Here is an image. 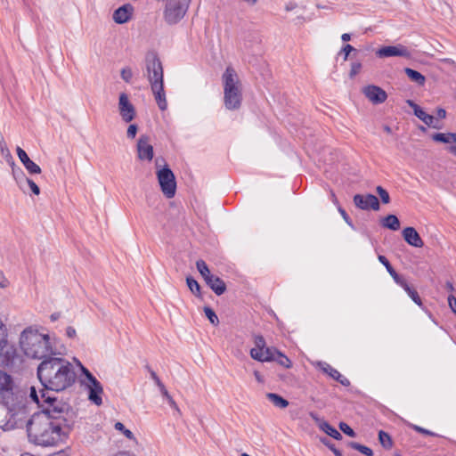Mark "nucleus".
Returning a JSON list of instances; mask_svg holds the SVG:
<instances>
[{
	"label": "nucleus",
	"mask_w": 456,
	"mask_h": 456,
	"mask_svg": "<svg viewBox=\"0 0 456 456\" xmlns=\"http://www.w3.org/2000/svg\"><path fill=\"white\" fill-rule=\"evenodd\" d=\"M322 370L324 372L329 374L331 378L340 382L343 386H348L350 384L349 380L342 376L339 371L336 369L332 368L330 365L324 363Z\"/></svg>",
	"instance_id": "obj_22"
},
{
	"label": "nucleus",
	"mask_w": 456,
	"mask_h": 456,
	"mask_svg": "<svg viewBox=\"0 0 456 456\" xmlns=\"http://www.w3.org/2000/svg\"><path fill=\"white\" fill-rule=\"evenodd\" d=\"M379 440L381 445L385 449H391L393 446V441L391 436L385 431L380 430L379 432Z\"/></svg>",
	"instance_id": "obj_32"
},
{
	"label": "nucleus",
	"mask_w": 456,
	"mask_h": 456,
	"mask_svg": "<svg viewBox=\"0 0 456 456\" xmlns=\"http://www.w3.org/2000/svg\"><path fill=\"white\" fill-rule=\"evenodd\" d=\"M224 85V105L228 110H237L242 101L241 85L239 77L231 66H228L222 76Z\"/></svg>",
	"instance_id": "obj_5"
},
{
	"label": "nucleus",
	"mask_w": 456,
	"mask_h": 456,
	"mask_svg": "<svg viewBox=\"0 0 456 456\" xmlns=\"http://www.w3.org/2000/svg\"><path fill=\"white\" fill-rule=\"evenodd\" d=\"M133 12L134 8L130 4H124L113 12V20L118 24H124L131 19Z\"/></svg>",
	"instance_id": "obj_17"
},
{
	"label": "nucleus",
	"mask_w": 456,
	"mask_h": 456,
	"mask_svg": "<svg viewBox=\"0 0 456 456\" xmlns=\"http://www.w3.org/2000/svg\"><path fill=\"white\" fill-rule=\"evenodd\" d=\"M359 452L367 456H371L373 454L372 450L365 445H361Z\"/></svg>",
	"instance_id": "obj_54"
},
{
	"label": "nucleus",
	"mask_w": 456,
	"mask_h": 456,
	"mask_svg": "<svg viewBox=\"0 0 456 456\" xmlns=\"http://www.w3.org/2000/svg\"><path fill=\"white\" fill-rule=\"evenodd\" d=\"M66 335H67V337H68V338H75V337H76V335H77L76 330H75L73 327H70V326H69V327H68V328L66 329Z\"/></svg>",
	"instance_id": "obj_56"
},
{
	"label": "nucleus",
	"mask_w": 456,
	"mask_h": 456,
	"mask_svg": "<svg viewBox=\"0 0 456 456\" xmlns=\"http://www.w3.org/2000/svg\"><path fill=\"white\" fill-rule=\"evenodd\" d=\"M156 384V386L159 387L160 393H164V391H167V388L166 387L164 386V384L161 382V380L159 379V378H157V379L153 380Z\"/></svg>",
	"instance_id": "obj_57"
},
{
	"label": "nucleus",
	"mask_w": 456,
	"mask_h": 456,
	"mask_svg": "<svg viewBox=\"0 0 456 456\" xmlns=\"http://www.w3.org/2000/svg\"><path fill=\"white\" fill-rule=\"evenodd\" d=\"M376 55L379 58L403 57L410 59L411 57L410 50L406 46L400 44L395 45L383 46L376 52Z\"/></svg>",
	"instance_id": "obj_12"
},
{
	"label": "nucleus",
	"mask_w": 456,
	"mask_h": 456,
	"mask_svg": "<svg viewBox=\"0 0 456 456\" xmlns=\"http://www.w3.org/2000/svg\"><path fill=\"white\" fill-rule=\"evenodd\" d=\"M448 305L451 310L456 314V297L453 295L448 297Z\"/></svg>",
	"instance_id": "obj_49"
},
{
	"label": "nucleus",
	"mask_w": 456,
	"mask_h": 456,
	"mask_svg": "<svg viewBox=\"0 0 456 456\" xmlns=\"http://www.w3.org/2000/svg\"><path fill=\"white\" fill-rule=\"evenodd\" d=\"M41 398L45 404L42 407V411L38 413H45L51 419L57 420V419H71V414L69 411V406L67 403L56 400V398L51 396L49 391H41Z\"/></svg>",
	"instance_id": "obj_7"
},
{
	"label": "nucleus",
	"mask_w": 456,
	"mask_h": 456,
	"mask_svg": "<svg viewBox=\"0 0 456 456\" xmlns=\"http://www.w3.org/2000/svg\"><path fill=\"white\" fill-rule=\"evenodd\" d=\"M163 397H165L167 401V403L170 405L172 409H174L178 414H181L180 409L177 405V403L174 401L172 396L169 395L168 391H164V393L161 394Z\"/></svg>",
	"instance_id": "obj_42"
},
{
	"label": "nucleus",
	"mask_w": 456,
	"mask_h": 456,
	"mask_svg": "<svg viewBox=\"0 0 456 456\" xmlns=\"http://www.w3.org/2000/svg\"><path fill=\"white\" fill-rule=\"evenodd\" d=\"M16 151L20 162L30 174L41 173L40 167L28 158L24 150H22L20 147H17Z\"/></svg>",
	"instance_id": "obj_19"
},
{
	"label": "nucleus",
	"mask_w": 456,
	"mask_h": 456,
	"mask_svg": "<svg viewBox=\"0 0 456 456\" xmlns=\"http://www.w3.org/2000/svg\"><path fill=\"white\" fill-rule=\"evenodd\" d=\"M20 347L29 358L45 360L61 354L57 347V339L49 334L42 333L32 327L25 329L20 336Z\"/></svg>",
	"instance_id": "obj_3"
},
{
	"label": "nucleus",
	"mask_w": 456,
	"mask_h": 456,
	"mask_svg": "<svg viewBox=\"0 0 456 456\" xmlns=\"http://www.w3.org/2000/svg\"><path fill=\"white\" fill-rule=\"evenodd\" d=\"M9 285V281L4 276V274L0 272V288L4 289L6 288Z\"/></svg>",
	"instance_id": "obj_53"
},
{
	"label": "nucleus",
	"mask_w": 456,
	"mask_h": 456,
	"mask_svg": "<svg viewBox=\"0 0 456 456\" xmlns=\"http://www.w3.org/2000/svg\"><path fill=\"white\" fill-rule=\"evenodd\" d=\"M114 428L116 430L119 431L120 433H122L127 439L129 440H132L134 442V444H137V440L136 438L134 437V434L132 433V431H130L129 429H127L123 423L121 422H116L115 425H114Z\"/></svg>",
	"instance_id": "obj_31"
},
{
	"label": "nucleus",
	"mask_w": 456,
	"mask_h": 456,
	"mask_svg": "<svg viewBox=\"0 0 456 456\" xmlns=\"http://www.w3.org/2000/svg\"><path fill=\"white\" fill-rule=\"evenodd\" d=\"M204 313L207 316V318L209 320V322L214 324L217 325L219 323V320L216 313L208 306L204 307Z\"/></svg>",
	"instance_id": "obj_40"
},
{
	"label": "nucleus",
	"mask_w": 456,
	"mask_h": 456,
	"mask_svg": "<svg viewBox=\"0 0 456 456\" xmlns=\"http://www.w3.org/2000/svg\"><path fill=\"white\" fill-rule=\"evenodd\" d=\"M320 429L336 440L342 439L341 434L327 421L322 424Z\"/></svg>",
	"instance_id": "obj_29"
},
{
	"label": "nucleus",
	"mask_w": 456,
	"mask_h": 456,
	"mask_svg": "<svg viewBox=\"0 0 456 456\" xmlns=\"http://www.w3.org/2000/svg\"><path fill=\"white\" fill-rule=\"evenodd\" d=\"M404 240L411 246L421 248L424 245L422 239L413 227H406L403 230Z\"/></svg>",
	"instance_id": "obj_18"
},
{
	"label": "nucleus",
	"mask_w": 456,
	"mask_h": 456,
	"mask_svg": "<svg viewBox=\"0 0 456 456\" xmlns=\"http://www.w3.org/2000/svg\"><path fill=\"white\" fill-rule=\"evenodd\" d=\"M362 444H358V443H355V442H350L349 443V446L353 449H355L357 451L360 450V447H361Z\"/></svg>",
	"instance_id": "obj_60"
},
{
	"label": "nucleus",
	"mask_w": 456,
	"mask_h": 456,
	"mask_svg": "<svg viewBox=\"0 0 456 456\" xmlns=\"http://www.w3.org/2000/svg\"><path fill=\"white\" fill-rule=\"evenodd\" d=\"M120 75L124 81H126V83H130L133 77V71L131 68L126 67L121 69Z\"/></svg>",
	"instance_id": "obj_43"
},
{
	"label": "nucleus",
	"mask_w": 456,
	"mask_h": 456,
	"mask_svg": "<svg viewBox=\"0 0 456 456\" xmlns=\"http://www.w3.org/2000/svg\"><path fill=\"white\" fill-rule=\"evenodd\" d=\"M363 94L373 104H379L387 100V93L377 86H367L362 89Z\"/></svg>",
	"instance_id": "obj_16"
},
{
	"label": "nucleus",
	"mask_w": 456,
	"mask_h": 456,
	"mask_svg": "<svg viewBox=\"0 0 456 456\" xmlns=\"http://www.w3.org/2000/svg\"><path fill=\"white\" fill-rule=\"evenodd\" d=\"M376 191H377L378 195L379 196L380 200L383 204L390 203V196H389L388 191L386 189H384L382 186L379 185L376 187Z\"/></svg>",
	"instance_id": "obj_38"
},
{
	"label": "nucleus",
	"mask_w": 456,
	"mask_h": 456,
	"mask_svg": "<svg viewBox=\"0 0 456 456\" xmlns=\"http://www.w3.org/2000/svg\"><path fill=\"white\" fill-rule=\"evenodd\" d=\"M255 347L250 350V356L259 362L274 361L276 349L267 347L263 336L255 337Z\"/></svg>",
	"instance_id": "obj_9"
},
{
	"label": "nucleus",
	"mask_w": 456,
	"mask_h": 456,
	"mask_svg": "<svg viewBox=\"0 0 456 456\" xmlns=\"http://www.w3.org/2000/svg\"><path fill=\"white\" fill-rule=\"evenodd\" d=\"M24 424L30 443L41 446H55L67 440L74 422L68 419L54 420L45 413H34Z\"/></svg>",
	"instance_id": "obj_1"
},
{
	"label": "nucleus",
	"mask_w": 456,
	"mask_h": 456,
	"mask_svg": "<svg viewBox=\"0 0 456 456\" xmlns=\"http://www.w3.org/2000/svg\"><path fill=\"white\" fill-rule=\"evenodd\" d=\"M341 39L344 41V42H346V41H349L351 39V35L348 34V33H344L342 36H341Z\"/></svg>",
	"instance_id": "obj_61"
},
{
	"label": "nucleus",
	"mask_w": 456,
	"mask_h": 456,
	"mask_svg": "<svg viewBox=\"0 0 456 456\" xmlns=\"http://www.w3.org/2000/svg\"><path fill=\"white\" fill-rule=\"evenodd\" d=\"M433 140L439 142H444V143H450V142H456V134L453 133H448V134H443L438 133L435 134L432 136Z\"/></svg>",
	"instance_id": "obj_27"
},
{
	"label": "nucleus",
	"mask_w": 456,
	"mask_h": 456,
	"mask_svg": "<svg viewBox=\"0 0 456 456\" xmlns=\"http://www.w3.org/2000/svg\"><path fill=\"white\" fill-rule=\"evenodd\" d=\"M411 428L416 430L417 432L419 433H422L424 435H427V436H435V433H433L432 431L430 430H428V429H425L419 426H417V425H411Z\"/></svg>",
	"instance_id": "obj_48"
},
{
	"label": "nucleus",
	"mask_w": 456,
	"mask_h": 456,
	"mask_svg": "<svg viewBox=\"0 0 456 456\" xmlns=\"http://www.w3.org/2000/svg\"><path fill=\"white\" fill-rule=\"evenodd\" d=\"M137 158L141 161L151 162L154 157L153 146L150 143L149 136L142 134L136 144Z\"/></svg>",
	"instance_id": "obj_14"
},
{
	"label": "nucleus",
	"mask_w": 456,
	"mask_h": 456,
	"mask_svg": "<svg viewBox=\"0 0 456 456\" xmlns=\"http://www.w3.org/2000/svg\"><path fill=\"white\" fill-rule=\"evenodd\" d=\"M255 378L258 382H263V377L258 371L254 372Z\"/></svg>",
	"instance_id": "obj_62"
},
{
	"label": "nucleus",
	"mask_w": 456,
	"mask_h": 456,
	"mask_svg": "<svg viewBox=\"0 0 456 456\" xmlns=\"http://www.w3.org/2000/svg\"><path fill=\"white\" fill-rule=\"evenodd\" d=\"M187 286L190 289V290L196 296L200 295V286L198 283L197 281H195L193 278L188 277L186 279Z\"/></svg>",
	"instance_id": "obj_39"
},
{
	"label": "nucleus",
	"mask_w": 456,
	"mask_h": 456,
	"mask_svg": "<svg viewBox=\"0 0 456 456\" xmlns=\"http://www.w3.org/2000/svg\"><path fill=\"white\" fill-rule=\"evenodd\" d=\"M12 171L17 185L21 191H25L24 182L22 179H27L28 177L25 176L23 171L17 167L13 162L12 163Z\"/></svg>",
	"instance_id": "obj_24"
},
{
	"label": "nucleus",
	"mask_w": 456,
	"mask_h": 456,
	"mask_svg": "<svg viewBox=\"0 0 456 456\" xmlns=\"http://www.w3.org/2000/svg\"><path fill=\"white\" fill-rule=\"evenodd\" d=\"M138 131V126L135 124H131L127 127L126 136L128 139H134L136 136Z\"/></svg>",
	"instance_id": "obj_45"
},
{
	"label": "nucleus",
	"mask_w": 456,
	"mask_h": 456,
	"mask_svg": "<svg viewBox=\"0 0 456 456\" xmlns=\"http://www.w3.org/2000/svg\"><path fill=\"white\" fill-rule=\"evenodd\" d=\"M445 117H446L445 110L442 109V108L437 109V110H436V117H435L436 118V120L438 121V119H443Z\"/></svg>",
	"instance_id": "obj_55"
},
{
	"label": "nucleus",
	"mask_w": 456,
	"mask_h": 456,
	"mask_svg": "<svg viewBox=\"0 0 456 456\" xmlns=\"http://www.w3.org/2000/svg\"><path fill=\"white\" fill-rule=\"evenodd\" d=\"M449 151H450L451 153H452L453 155L456 156V146H451L449 148Z\"/></svg>",
	"instance_id": "obj_64"
},
{
	"label": "nucleus",
	"mask_w": 456,
	"mask_h": 456,
	"mask_svg": "<svg viewBox=\"0 0 456 456\" xmlns=\"http://www.w3.org/2000/svg\"><path fill=\"white\" fill-rule=\"evenodd\" d=\"M311 419L315 422V424L318 426L319 428H321V426L322 423H325V420L321 419L316 413L310 412L309 413Z\"/></svg>",
	"instance_id": "obj_47"
},
{
	"label": "nucleus",
	"mask_w": 456,
	"mask_h": 456,
	"mask_svg": "<svg viewBox=\"0 0 456 456\" xmlns=\"http://www.w3.org/2000/svg\"><path fill=\"white\" fill-rule=\"evenodd\" d=\"M274 360L277 361L280 365L285 368L291 367L290 360L278 350H276Z\"/></svg>",
	"instance_id": "obj_36"
},
{
	"label": "nucleus",
	"mask_w": 456,
	"mask_h": 456,
	"mask_svg": "<svg viewBox=\"0 0 456 456\" xmlns=\"http://www.w3.org/2000/svg\"><path fill=\"white\" fill-rule=\"evenodd\" d=\"M22 180L24 182V186H25L24 192H26L27 189L29 188L34 194L38 195L40 193L39 187L31 179L27 178V179H22Z\"/></svg>",
	"instance_id": "obj_41"
},
{
	"label": "nucleus",
	"mask_w": 456,
	"mask_h": 456,
	"mask_svg": "<svg viewBox=\"0 0 456 456\" xmlns=\"http://www.w3.org/2000/svg\"><path fill=\"white\" fill-rule=\"evenodd\" d=\"M156 384V386L159 387L160 393H164V391H167V388L166 387L164 386V384L161 382V380L159 379V378H157V379L153 380Z\"/></svg>",
	"instance_id": "obj_58"
},
{
	"label": "nucleus",
	"mask_w": 456,
	"mask_h": 456,
	"mask_svg": "<svg viewBox=\"0 0 456 456\" xmlns=\"http://www.w3.org/2000/svg\"><path fill=\"white\" fill-rule=\"evenodd\" d=\"M322 442L334 452L335 456H342V452L339 450L336 449L333 444L327 442L326 439H322Z\"/></svg>",
	"instance_id": "obj_50"
},
{
	"label": "nucleus",
	"mask_w": 456,
	"mask_h": 456,
	"mask_svg": "<svg viewBox=\"0 0 456 456\" xmlns=\"http://www.w3.org/2000/svg\"><path fill=\"white\" fill-rule=\"evenodd\" d=\"M338 212L340 213V215L342 216L343 219L346 222V224H348L350 226L353 227V224H352V222L348 216V215L346 214V212L345 211V209H343L341 207L338 206Z\"/></svg>",
	"instance_id": "obj_52"
},
{
	"label": "nucleus",
	"mask_w": 456,
	"mask_h": 456,
	"mask_svg": "<svg viewBox=\"0 0 456 456\" xmlns=\"http://www.w3.org/2000/svg\"><path fill=\"white\" fill-rule=\"evenodd\" d=\"M156 384V386L159 387L160 393H164V391H167V388L166 387L164 386V384L161 382V380L159 379V378H157V379L153 380Z\"/></svg>",
	"instance_id": "obj_59"
},
{
	"label": "nucleus",
	"mask_w": 456,
	"mask_h": 456,
	"mask_svg": "<svg viewBox=\"0 0 456 456\" xmlns=\"http://www.w3.org/2000/svg\"><path fill=\"white\" fill-rule=\"evenodd\" d=\"M13 380L10 375L0 370V395L6 390L10 386H12Z\"/></svg>",
	"instance_id": "obj_28"
},
{
	"label": "nucleus",
	"mask_w": 456,
	"mask_h": 456,
	"mask_svg": "<svg viewBox=\"0 0 456 456\" xmlns=\"http://www.w3.org/2000/svg\"><path fill=\"white\" fill-rule=\"evenodd\" d=\"M155 167L161 191L167 199L173 198L176 191V181L173 171L163 159H156Z\"/></svg>",
	"instance_id": "obj_6"
},
{
	"label": "nucleus",
	"mask_w": 456,
	"mask_h": 456,
	"mask_svg": "<svg viewBox=\"0 0 456 456\" xmlns=\"http://www.w3.org/2000/svg\"><path fill=\"white\" fill-rule=\"evenodd\" d=\"M362 69V64L360 62H353L351 64V69H350V77H354L356 74H358L360 72Z\"/></svg>",
	"instance_id": "obj_46"
},
{
	"label": "nucleus",
	"mask_w": 456,
	"mask_h": 456,
	"mask_svg": "<svg viewBox=\"0 0 456 456\" xmlns=\"http://www.w3.org/2000/svg\"><path fill=\"white\" fill-rule=\"evenodd\" d=\"M196 267L201 276L203 277L204 281H207L208 279H210L213 274H211L207 264L205 261L200 259L196 262Z\"/></svg>",
	"instance_id": "obj_30"
},
{
	"label": "nucleus",
	"mask_w": 456,
	"mask_h": 456,
	"mask_svg": "<svg viewBox=\"0 0 456 456\" xmlns=\"http://www.w3.org/2000/svg\"><path fill=\"white\" fill-rule=\"evenodd\" d=\"M407 103L413 110L414 115L427 126L436 129L440 128L439 124L434 116L426 113L423 109L411 100H407Z\"/></svg>",
	"instance_id": "obj_15"
},
{
	"label": "nucleus",
	"mask_w": 456,
	"mask_h": 456,
	"mask_svg": "<svg viewBox=\"0 0 456 456\" xmlns=\"http://www.w3.org/2000/svg\"><path fill=\"white\" fill-rule=\"evenodd\" d=\"M7 339H6V330L3 322L0 320V357L3 354V351L6 346Z\"/></svg>",
	"instance_id": "obj_35"
},
{
	"label": "nucleus",
	"mask_w": 456,
	"mask_h": 456,
	"mask_svg": "<svg viewBox=\"0 0 456 456\" xmlns=\"http://www.w3.org/2000/svg\"><path fill=\"white\" fill-rule=\"evenodd\" d=\"M354 205L362 210L379 211L380 204L378 198L373 194H355L354 196Z\"/></svg>",
	"instance_id": "obj_13"
},
{
	"label": "nucleus",
	"mask_w": 456,
	"mask_h": 456,
	"mask_svg": "<svg viewBox=\"0 0 456 456\" xmlns=\"http://www.w3.org/2000/svg\"><path fill=\"white\" fill-rule=\"evenodd\" d=\"M330 198H331L332 202L335 205H338V199H337V197H336V195H335V193L333 191H331V193H330Z\"/></svg>",
	"instance_id": "obj_63"
},
{
	"label": "nucleus",
	"mask_w": 456,
	"mask_h": 456,
	"mask_svg": "<svg viewBox=\"0 0 456 456\" xmlns=\"http://www.w3.org/2000/svg\"><path fill=\"white\" fill-rule=\"evenodd\" d=\"M381 225L385 228L397 231L400 228V221L395 215H388L381 220Z\"/></svg>",
	"instance_id": "obj_23"
},
{
	"label": "nucleus",
	"mask_w": 456,
	"mask_h": 456,
	"mask_svg": "<svg viewBox=\"0 0 456 456\" xmlns=\"http://www.w3.org/2000/svg\"><path fill=\"white\" fill-rule=\"evenodd\" d=\"M151 87L159 108L161 110H167V102L164 91V83L153 84L152 86H151Z\"/></svg>",
	"instance_id": "obj_20"
},
{
	"label": "nucleus",
	"mask_w": 456,
	"mask_h": 456,
	"mask_svg": "<svg viewBox=\"0 0 456 456\" xmlns=\"http://www.w3.org/2000/svg\"><path fill=\"white\" fill-rule=\"evenodd\" d=\"M42 390H45V391H47L45 387L44 389H41L39 391V393H37V391L36 390L35 387H30V389H29V397L30 399L35 402L38 407L42 408V407H45V404L43 403V400L41 398V391Z\"/></svg>",
	"instance_id": "obj_33"
},
{
	"label": "nucleus",
	"mask_w": 456,
	"mask_h": 456,
	"mask_svg": "<svg viewBox=\"0 0 456 456\" xmlns=\"http://www.w3.org/2000/svg\"><path fill=\"white\" fill-rule=\"evenodd\" d=\"M146 76L152 86L164 83L163 68L160 60L156 53H148L145 59Z\"/></svg>",
	"instance_id": "obj_8"
},
{
	"label": "nucleus",
	"mask_w": 456,
	"mask_h": 456,
	"mask_svg": "<svg viewBox=\"0 0 456 456\" xmlns=\"http://www.w3.org/2000/svg\"><path fill=\"white\" fill-rule=\"evenodd\" d=\"M340 430L350 437L355 436V432L345 422L339 423Z\"/></svg>",
	"instance_id": "obj_44"
},
{
	"label": "nucleus",
	"mask_w": 456,
	"mask_h": 456,
	"mask_svg": "<svg viewBox=\"0 0 456 456\" xmlns=\"http://www.w3.org/2000/svg\"><path fill=\"white\" fill-rule=\"evenodd\" d=\"M0 403L8 411V423L14 428H21L28 414L27 392L15 387L13 383L0 395Z\"/></svg>",
	"instance_id": "obj_4"
},
{
	"label": "nucleus",
	"mask_w": 456,
	"mask_h": 456,
	"mask_svg": "<svg viewBox=\"0 0 456 456\" xmlns=\"http://www.w3.org/2000/svg\"><path fill=\"white\" fill-rule=\"evenodd\" d=\"M266 397L273 405L280 409H284L289 405V402L278 394L268 393Z\"/></svg>",
	"instance_id": "obj_26"
},
{
	"label": "nucleus",
	"mask_w": 456,
	"mask_h": 456,
	"mask_svg": "<svg viewBox=\"0 0 456 456\" xmlns=\"http://www.w3.org/2000/svg\"><path fill=\"white\" fill-rule=\"evenodd\" d=\"M206 283L210 287V289L218 296L224 293L226 290L225 283L219 277L213 275L210 279H208Z\"/></svg>",
	"instance_id": "obj_21"
},
{
	"label": "nucleus",
	"mask_w": 456,
	"mask_h": 456,
	"mask_svg": "<svg viewBox=\"0 0 456 456\" xmlns=\"http://www.w3.org/2000/svg\"><path fill=\"white\" fill-rule=\"evenodd\" d=\"M78 364L81 367V370L87 380L86 386L89 390V400L94 403L96 405H101L102 403V394L103 393V389L101 383L79 362Z\"/></svg>",
	"instance_id": "obj_10"
},
{
	"label": "nucleus",
	"mask_w": 456,
	"mask_h": 456,
	"mask_svg": "<svg viewBox=\"0 0 456 456\" xmlns=\"http://www.w3.org/2000/svg\"><path fill=\"white\" fill-rule=\"evenodd\" d=\"M352 51H354V48L350 45H346L342 48L341 53H344V60H346L348 58V55Z\"/></svg>",
	"instance_id": "obj_51"
},
{
	"label": "nucleus",
	"mask_w": 456,
	"mask_h": 456,
	"mask_svg": "<svg viewBox=\"0 0 456 456\" xmlns=\"http://www.w3.org/2000/svg\"><path fill=\"white\" fill-rule=\"evenodd\" d=\"M37 377L46 390L61 392L74 384L76 371L69 360L54 355L41 362Z\"/></svg>",
	"instance_id": "obj_2"
},
{
	"label": "nucleus",
	"mask_w": 456,
	"mask_h": 456,
	"mask_svg": "<svg viewBox=\"0 0 456 456\" xmlns=\"http://www.w3.org/2000/svg\"><path fill=\"white\" fill-rule=\"evenodd\" d=\"M403 289L407 292L408 296L418 305H421L422 302L420 299V297L419 296L418 292L415 289H412L410 288V286L407 283L403 284Z\"/></svg>",
	"instance_id": "obj_34"
},
{
	"label": "nucleus",
	"mask_w": 456,
	"mask_h": 456,
	"mask_svg": "<svg viewBox=\"0 0 456 456\" xmlns=\"http://www.w3.org/2000/svg\"><path fill=\"white\" fill-rule=\"evenodd\" d=\"M379 261L386 267L389 274L395 279H397V273L395 269L392 267L388 260L384 256L379 255L378 257Z\"/></svg>",
	"instance_id": "obj_37"
},
{
	"label": "nucleus",
	"mask_w": 456,
	"mask_h": 456,
	"mask_svg": "<svg viewBox=\"0 0 456 456\" xmlns=\"http://www.w3.org/2000/svg\"><path fill=\"white\" fill-rule=\"evenodd\" d=\"M404 72L412 82H415L419 86H423L425 84L426 78L419 71L410 68H405Z\"/></svg>",
	"instance_id": "obj_25"
},
{
	"label": "nucleus",
	"mask_w": 456,
	"mask_h": 456,
	"mask_svg": "<svg viewBox=\"0 0 456 456\" xmlns=\"http://www.w3.org/2000/svg\"><path fill=\"white\" fill-rule=\"evenodd\" d=\"M118 110L121 119L125 123H130L134 119L136 115L135 108L125 93L119 94Z\"/></svg>",
	"instance_id": "obj_11"
}]
</instances>
